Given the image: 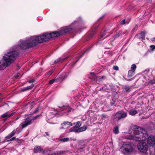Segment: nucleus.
Instances as JSON below:
<instances>
[{
	"label": "nucleus",
	"mask_w": 155,
	"mask_h": 155,
	"mask_svg": "<svg viewBox=\"0 0 155 155\" xmlns=\"http://www.w3.org/2000/svg\"><path fill=\"white\" fill-rule=\"evenodd\" d=\"M10 134L12 135V136H14L15 134V131L14 130Z\"/></svg>",
	"instance_id": "obj_36"
},
{
	"label": "nucleus",
	"mask_w": 155,
	"mask_h": 155,
	"mask_svg": "<svg viewBox=\"0 0 155 155\" xmlns=\"http://www.w3.org/2000/svg\"><path fill=\"white\" fill-rule=\"evenodd\" d=\"M127 113L123 111H120L118 112L115 115L114 119L117 120H119L122 118L127 117Z\"/></svg>",
	"instance_id": "obj_6"
},
{
	"label": "nucleus",
	"mask_w": 155,
	"mask_h": 155,
	"mask_svg": "<svg viewBox=\"0 0 155 155\" xmlns=\"http://www.w3.org/2000/svg\"><path fill=\"white\" fill-rule=\"evenodd\" d=\"M154 40H155V38H154Z\"/></svg>",
	"instance_id": "obj_46"
},
{
	"label": "nucleus",
	"mask_w": 155,
	"mask_h": 155,
	"mask_svg": "<svg viewBox=\"0 0 155 155\" xmlns=\"http://www.w3.org/2000/svg\"><path fill=\"white\" fill-rule=\"evenodd\" d=\"M82 55H81V56L79 58H81V57H82Z\"/></svg>",
	"instance_id": "obj_45"
},
{
	"label": "nucleus",
	"mask_w": 155,
	"mask_h": 155,
	"mask_svg": "<svg viewBox=\"0 0 155 155\" xmlns=\"http://www.w3.org/2000/svg\"><path fill=\"white\" fill-rule=\"evenodd\" d=\"M135 72L134 71L129 70L128 72V77L129 78H130L133 76L135 74Z\"/></svg>",
	"instance_id": "obj_15"
},
{
	"label": "nucleus",
	"mask_w": 155,
	"mask_h": 155,
	"mask_svg": "<svg viewBox=\"0 0 155 155\" xmlns=\"http://www.w3.org/2000/svg\"><path fill=\"white\" fill-rule=\"evenodd\" d=\"M119 128L117 127H116L114 128L113 131L114 133L115 134H117L118 133Z\"/></svg>",
	"instance_id": "obj_19"
},
{
	"label": "nucleus",
	"mask_w": 155,
	"mask_h": 155,
	"mask_svg": "<svg viewBox=\"0 0 155 155\" xmlns=\"http://www.w3.org/2000/svg\"><path fill=\"white\" fill-rule=\"evenodd\" d=\"M13 114V113H11L10 114H8V113L7 112V113H5V114H3L2 115V117H4V118L5 117H9L10 116H12Z\"/></svg>",
	"instance_id": "obj_16"
},
{
	"label": "nucleus",
	"mask_w": 155,
	"mask_h": 155,
	"mask_svg": "<svg viewBox=\"0 0 155 155\" xmlns=\"http://www.w3.org/2000/svg\"><path fill=\"white\" fill-rule=\"evenodd\" d=\"M32 123V120L29 118H28L22 122L20 125V126L22 129L26 127L28 125H29Z\"/></svg>",
	"instance_id": "obj_7"
},
{
	"label": "nucleus",
	"mask_w": 155,
	"mask_h": 155,
	"mask_svg": "<svg viewBox=\"0 0 155 155\" xmlns=\"http://www.w3.org/2000/svg\"><path fill=\"white\" fill-rule=\"evenodd\" d=\"M74 124H75V127H76L78 128H80V127L81 126V122L80 121H79L76 122V123H74Z\"/></svg>",
	"instance_id": "obj_17"
},
{
	"label": "nucleus",
	"mask_w": 155,
	"mask_h": 155,
	"mask_svg": "<svg viewBox=\"0 0 155 155\" xmlns=\"http://www.w3.org/2000/svg\"><path fill=\"white\" fill-rule=\"evenodd\" d=\"M131 87L128 86L125 87V89L126 92H128L130 91Z\"/></svg>",
	"instance_id": "obj_22"
},
{
	"label": "nucleus",
	"mask_w": 155,
	"mask_h": 155,
	"mask_svg": "<svg viewBox=\"0 0 155 155\" xmlns=\"http://www.w3.org/2000/svg\"><path fill=\"white\" fill-rule=\"evenodd\" d=\"M20 117L19 116V117H17L16 119V120H18Z\"/></svg>",
	"instance_id": "obj_43"
},
{
	"label": "nucleus",
	"mask_w": 155,
	"mask_h": 155,
	"mask_svg": "<svg viewBox=\"0 0 155 155\" xmlns=\"http://www.w3.org/2000/svg\"><path fill=\"white\" fill-rule=\"evenodd\" d=\"M102 116L103 117L106 118H107L108 117V116L107 115H105V114H103L102 115Z\"/></svg>",
	"instance_id": "obj_37"
},
{
	"label": "nucleus",
	"mask_w": 155,
	"mask_h": 155,
	"mask_svg": "<svg viewBox=\"0 0 155 155\" xmlns=\"http://www.w3.org/2000/svg\"><path fill=\"white\" fill-rule=\"evenodd\" d=\"M87 127L86 126H84L79 128L74 126L71 128L69 130L68 132H74L75 133H80L86 130Z\"/></svg>",
	"instance_id": "obj_5"
},
{
	"label": "nucleus",
	"mask_w": 155,
	"mask_h": 155,
	"mask_svg": "<svg viewBox=\"0 0 155 155\" xmlns=\"http://www.w3.org/2000/svg\"><path fill=\"white\" fill-rule=\"evenodd\" d=\"M106 31H104L103 33H101V35L100 37V39H101L104 36L106 35Z\"/></svg>",
	"instance_id": "obj_25"
},
{
	"label": "nucleus",
	"mask_w": 155,
	"mask_h": 155,
	"mask_svg": "<svg viewBox=\"0 0 155 155\" xmlns=\"http://www.w3.org/2000/svg\"><path fill=\"white\" fill-rule=\"evenodd\" d=\"M34 82V81L33 80H30L29 81H28V82L29 83H33V82Z\"/></svg>",
	"instance_id": "obj_38"
},
{
	"label": "nucleus",
	"mask_w": 155,
	"mask_h": 155,
	"mask_svg": "<svg viewBox=\"0 0 155 155\" xmlns=\"http://www.w3.org/2000/svg\"><path fill=\"white\" fill-rule=\"evenodd\" d=\"M129 138L137 141H144L147 139V143L150 146H153L155 144V137L151 136L148 137L146 130L136 126L133 127L129 131Z\"/></svg>",
	"instance_id": "obj_2"
},
{
	"label": "nucleus",
	"mask_w": 155,
	"mask_h": 155,
	"mask_svg": "<svg viewBox=\"0 0 155 155\" xmlns=\"http://www.w3.org/2000/svg\"><path fill=\"white\" fill-rule=\"evenodd\" d=\"M138 150L143 153V155H151V152L148 150V146L147 143L144 142L138 143L137 145Z\"/></svg>",
	"instance_id": "obj_4"
},
{
	"label": "nucleus",
	"mask_w": 155,
	"mask_h": 155,
	"mask_svg": "<svg viewBox=\"0 0 155 155\" xmlns=\"http://www.w3.org/2000/svg\"><path fill=\"white\" fill-rule=\"evenodd\" d=\"M11 137H12L10 136V135L9 134L8 136L5 137V138L6 139H8L11 138Z\"/></svg>",
	"instance_id": "obj_35"
},
{
	"label": "nucleus",
	"mask_w": 155,
	"mask_h": 155,
	"mask_svg": "<svg viewBox=\"0 0 155 155\" xmlns=\"http://www.w3.org/2000/svg\"><path fill=\"white\" fill-rule=\"evenodd\" d=\"M45 133H46V135L47 136H49V134L48 133L46 132Z\"/></svg>",
	"instance_id": "obj_42"
},
{
	"label": "nucleus",
	"mask_w": 155,
	"mask_h": 155,
	"mask_svg": "<svg viewBox=\"0 0 155 155\" xmlns=\"http://www.w3.org/2000/svg\"><path fill=\"white\" fill-rule=\"evenodd\" d=\"M71 123L68 122L66 121L61 124V127L59 128V129L61 130L62 129H66L72 126Z\"/></svg>",
	"instance_id": "obj_8"
},
{
	"label": "nucleus",
	"mask_w": 155,
	"mask_h": 155,
	"mask_svg": "<svg viewBox=\"0 0 155 155\" xmlns=\"http://www.w3.org/2000/svg\"><path fill=\"white\" fill-rule=\"evenodd\" d=\"M9 135L11 137H12L13 136H12V135H11L10 134H9Z\"/></svg>",
	"instance_id": "obj_44"
},
{
	"label": "nucleus",
	"mask_w": 155,
	"mask_h": 155,
	"mask_svg": "<svg viewBox=\"0 0 155 155\" xmlns=\"http://www.w3.org/2000/svg\"><path fill=\"white\" fill-rule=\"evenodd\" d=\"M56 81V79L51 80L49 81V84H51L55 81Z\"/></svg>",
	"instance_id": "obj_27"
},
{
	"label": "nucleus",
	"mask_w": 155,
	"mask_h": 155,
	"mask_svg": "<svg viewBox=\"0 0 155 155\" xmlns=\"http://www.w3.org/2000/svg\"><path fill=\"white\" fill-rule=\"evenodd\" d=\"M15 139V137H13L12 138L10 139L9 140H7V141H13Z\"/></svg>",
	"instance_id": "obj_33"
},
{
	"label": "nucleus",
	"mask_w": 155,
	"mask_h": 155,
	"mask_svg": "<svg viewBox=\"0 0 155 155\" xmlns=\"http://www.w3.org/2000/svg\"><path fill=\"white\" fill-rule=\"evenodd\" d=\"M34 151L35 153L41 152L42 151L43 152V150L40 147L37 146L34 149Z\"/></svg>",
	"instance_id": "obj_11"
},
{
	"label": "nucleus",
	"mask_w": 155,
	"mask_h": 155,
	"mask_svg": "<svg viewBox=\"0 0 155 155\" xmlns=\"http://www.w3.org/2000/svg\"><path fill=\"white\" fill-rule=\"evenodd\" d=\"M39 115H37L35 116V117H33L32 118H30V119H31L32 120H35V119H36L37 118H38L39 117Z\"/></svg>",
	"instance_id": "obj_30"
},
{
	"label": "nucleus",
	"mask_w": 155,
	"mask_h": 155,
	"mask_svg": "<svg viewBox=\"0 0 155 155\" xmlns=\"http://www.w3.org/2000/svg\"><path fill=\"white\" fill-rule=\"evenodd\" d=\"M72 28L67 26L62 28L59 31H56L49 34L45 33L37 37L33 36L24 40H20V44L13 47L11 51L6 54V67L9 66L17 58L18 54L17 51L20 49H27L36 45L37 42L41 43L46 41L51 38L62 36L65 33L70 32Z\"/></svg>",
	"instance_id": "obj_1"
},
{
	"label": "nucleus",
	"mask_w": 155,
	"mask_h": 155,
	"mask_svg": "<svg viewBox=\"0 0 155 155\" xmlns=\"http://www.w3.org/2000/svg\"><path fill=\"white\" fill-rule=\"evenodd\" d=\"M71 110V108H70L69 109V110H68V112H70Z\"/></svg>",
	"instance_id": "obj_41"
},
{
	"label": "nucleus",
	"mask_w": 155,
	"mask_h": 155,
	"mask_svg": "<svg viewBox=\"0 0 155 155\" xmlns=\"http://www.w3.org/2000/svg\"><path fill=\"white\" fill-rule=\"evenodd\" d=\"M64 151H58L52 153L51 155H59L64 153Z\"/></svg>",
	"instance_id": "obj_12"
},
{
	"label": "nucleus",
	"mask_w": 155,
	"mask_h": 155,
	"mask_svg": "<svg viewBox=\"0 0 155 155\" xmlns=\"http://www.w3.org/2000/svg\"><path fill=\"white\" fill-rule=\"evenodd\" d=\"M125 23V19L123 20L122 21L120 22V24L121 25H124Z\"/></svg>",
	"instance_id": "obj_32"
},
{
	"label": "nucleus",
	"mask_w": 155,
	"mask_h": 155,
	"mask_svg": "<svg viewBox=\"0 0 155 155\" xmlns=\"http://www.w3.org/2000/svg\"><path fill=\"white\" fill-rule=\"evenodd\" d=\"M120 149L123 153L125 155L131 154L134 151V144L130 143L122 145Z\"/></svg>",
	"instance_id": "obj_3"
},
{
	"label": "nucleus",
	"mask_w": 155,
	"mask_h": 155,
	"mask_svg": "<svg viewBox=\"0 0 155 155\" xmlns=\"http://www.w3.org/2000/svg\"><path fill=\"white\" fill-rule=\"evenodd\" d=\"M33 87L34 85H32L29 86L23 87L21 89V90L22 91H24L28 90L31 89Z\"/></svg>",
	"instance_id": "obj_10"
},
{
	"label": "nucleus",
	"mask_w": 155,
	"mask_h": 155,
	"mask_svg": "<svg viewBox=\"0 0 155 155\" xmlns=\"http://www.w3.org/2000/svg\"><path fill=\"white\" fill-rule=\"evenodd\" d=\"M39 110V107H38L36 109V110H35V111H34V113H35L37 112H38Z\"/></svg>",
	"instance_id": "obj_39"
},
{
	"label": "nucleus",
	"mask_w": 155,
	"mask_h": 155,
	"mask_svg": "<svg viewBox=\"0 0 155 155\" xmlns=\"http://www.w3.org/2000/svg\"><path fill=\"white\" fill-rule=\"evenodd\" d=\"M150 49L152 51H153L155 49V45H152L150 46Z\"/></svg>",
	"instance_id": "obj_26"
},
{
	"label": "nucleus",
	"mask_w": 155,
	"mask_h": 155,
	"mask_svg": "<svg viewBox=\"0 0 155 155\" xmlns=\"http://www.w3.org/2000/svg\"><path fill=\"white\" fill-rule=\"evenodd\" d=\"M121 34V33H120V34L119 33L116 34L115 35L114 37H113V41L116 38L119 37L120 36V34Z\"/></svg>",
	"instance_id": "obj_24"
},
{
	"label": "nucleus",
	"mask_w": 155,
	"mask_h": 155,
	"mask_svg": "<svg viewBox=\"0 0 155 155\" xmlns=\"http://www.w3.org/2000/svg\"><path fill=\"white\" fill-rule=\"evenodd\" d=\"M95 30L96 29L94 28L93 29V30L92 31V32L91 33L90 35V37L91 38L94 35Z\"/></svg>",
	"instance_id": "obj_21"
},
{
	"label": "nucleus",
	"mask_w": 155,
	"mask_h": 155,
	"mask_svg": "<svg viewBox=\"0 0 155 155\" xmlns=\"http://www.w3.org/2000/svg\"><path fill=\"white\" fill-rule=\"evenodd\" d=\"M114 104V102L112 101L111 102V104L112 105H113Z\"/></svg>",
	"instance_id": "obj_40"
},
{
	"label": "nucleus",
	"mask_w": 155,
	"mask_h": 155,
	"mask_svg": "<svg viewBox=\"0 0 155 155\" xmlns=\"http://www.w3.org/2000/svg\"><path fill=\"white\" fill-rule=\"evenodd\" d=\"M150 83L152 84H155V78H154V80H152L150 81Z\"/></svg>",
	"instance_id": "obj_34"
},
{
	"label": "nucleus",
	"mask_w": 155,
	"mask_h": 155,
	"mask_svg": "<svg viewBox=\"0 0 155 155\" xmlns=\"http://www.w3.org/2000/svg\"><path fill=\"white\" fill-rule=\"evenodd\" d=\"M67 58H67H64V59L62 58H59L58 60L57 61V62H58V61H61V62H62L63 61L65 60Z\"/></svg>",
	"instance_id": "obj_28"
},
{
	"label": "nucleus",
	"mask_w": 155,
	"mask_h": 155,
	"mask_svg": "<svg viewBox=\"0 0 155 155\" xmlns=\"http://www.w3.org/2000/svg\"><path fill=\"white\" fill-rule=\"evenodd\" d=\"M59 107L61 109H64V110L67 109L69 107V106L68 105H63L62 107Z\"/></svg>",
	"instance_id": "obj_18"
},
{
	"label": "nucleus",
	"mask_w": 155,
	"mask_h": 155,
	"mask_svg": "<svg viewBox=\"0 0 155 155\" xmlns=\"http://www.w3.org/2000/svg\"><path fill=\"white\" fill-rule=\"evenodd\" d=\"M53 70L49 71L48 72L46 73V75H51L53 72Z\"/></svg>",
	"instance_id": "obj_29"
},
{
	"label": "nucleus",
	"mask_w": 155,
	"mask_h": 155,
	"mask_svg": "<svg viewBox=\"0 0 155 155\" xmlns=\"http://www.w3.org/2000/svg\"><path fill=\"white\" fill-rule=\"evenodd\" d=\"M103 78V77H102V78L97 77L96 76L95 74L93 72L91 73L89 75V78L93 81H101Z\"/></svg>",
	"instance_id": "obj_9"
},
{
	"label": "nucleus",
	"mask_w": 155,
	"mask_h": 155,
	"mask_svg": "<svg viewBox=\"0 0 155 155\" xmlns=\"http://www.w3.org/2000/svg\"><path fill=\"white\" fill-rule=\"evenodd\" d=\"M136 68L137 66L135 64H132L131 67V70H132L133 71H135Z\"/></svg>",
	"instance_id": "obj_20"
},
{
	"label": "nucleus",
	"mask_w": 155,
	"mask_h": 155,
	"mask_svg": "<svg viewBox=\"0 0 155 155\" xmlns=\"http://www.w3.org/2000/svg\"><path fill=\"white\" fill-rule=\"evenodd\" d=\"M113 69L116 70H118L119 69L118 67L117 66H114L113 67Z\"/></svg>",
	"instance_id": "obj_31"
},
{
	"label": "nucleus",
	"mask_w": 155,
	"mask_h": 155,
	"mask_svg": "<svg viewBox=\"0 0 155 155\" xmlns=\"http://www.w3.org/2000/svg\"><path fill=\"white\" fill-rule=\"evenodd\" d=\"M137 113L138 111L137 110L134 109H133L130 111L129 114L131 115L134 116L135 114Z\"/></svg>",
	"instance_id": "obj_13"
},
{
	"label": "nucleus",
	"mask_w": 155,
	"mask_h": 155,
	"mask_svg": "<svg viewBox=\"0 0 155 155\" xmlns=\"http://www.w3.org/2000/svg\"><path fill=\"white\" fill-rule=\"evenodd\" d=\"M145 34L144 32H142V33L138 34V36L139 37V38L141 40H143L144 39Z\"/></svg>",
	"instance_id": "obj_14"
},
{
	"label": "nucleus",
	"mask_w": 155,
	"mask_h": 155,
	"mask_svg": "<svg viewBox=\"0 0 155 155\" xmlns=\"http://www.w3.org/2000/svg\"><path fill=\"white\" fill-rule=\"evenodd\" d=\"M69 139L68 137H66L61 139L60 140L61 141L65 142L68 141Z\"/></svg>",
	"instance_id": "obj_23"
}]
</instances>
